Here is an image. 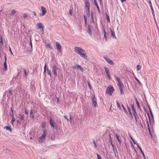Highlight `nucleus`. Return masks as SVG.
Listing matches in <instances>:
<instances>
[{
  "label": "nucleus",
  "instance_id": "nucleus-24",
  "mask_svg": "<svg viewBox=\"0 0 159 159\" xmlns=\"http://www.w3.org/2000/svg\"><path fill=\"white\" fill-rule=\"evenodd\" d=\"M118 82V85L119 87L124 86V84L121 80L120 81Z\"/></svg>",
  "mask_w": 159,
  "mask_h": 159
},
{
  "label": "nucleus",
  "instance_id": "nucleus-17",
  "mask_svg": "<svg viewBox=\"0 0 159 159\" xmlns=\"http://www.w3.org/2000/svg\"><path fill=\"white\" fill-rule=\"evenodd\" d=\"M4 129L7 130L9 131L10 132H11V129L10 126H6L4 127Z\"/></svg>",
  "mask_w": 159,
  "mask_h": 159
},
{
  "label": "nucleus",
  "instance_id": "nucleus-29",
  "mask_svg": "<svg viewBox=\"0 0 159 159\" xmlns=\"http://www.w3.org/2000/svg\"><path fill=\"white\" fill-rule=\"evenodd\" d=\"M0 46H2L3 43V40L1 37H0Z\"/></svg>",
  "mask_w": 159,
  "mask_h": 159
},
{
  "label": "nucleus",
  "instance_id": "nucleus-13",
  "mask_svg": "<svg viewBox=\"0 0 159 159\" xmlns=\"http://www.w3.org/2000/svg\"><path fill=\"white\" fill-rule=\"evenodd\" d=\"M85 5V7L87 9H90V3L89 2L88 0H86Z\"/></svg>",
  "mask_w": 159,
  "mask_h": 159
},
{
  "label": "nucleus",
  "instance_id": "nucleus-12",
  "mask_svg": "<svg viewBox=\"0 0 159 159\" xmlns=\"http://www.w3.org/2000/svg\"><path fill=\"white\" fill-rule=\"evenodd\" d=\"M105 71L106 72L107 75V76L108 77V79L109 80H110L111 79V76H110V73L108 69L106 67H105Z\"/></svg>",
  "mask_w": 159,
  "mask_h": 159
},
{
  "label": "nucleus",
  "instance_id": "nucleus-44",
  "mask_svg": "<svg viewBox=\"0 0 159 159\" xmlns=\"http://www.w3.org/2000/svg\"><path fill=\"white\" fill-rule=\"evenodd\" d=\"M141 67L140 65H137V70H140Z\"/></svg>",
  "mask_w": 159,
  "mask_h": 159
},
{
  "label": "nucleus",
  "instance_id": "nucleus-51",
  "mask_svg": "<svg viewBox=\"0 0 159 159\" xmlns=\"http://www.w3.org/2000/svg\"><path fill=\"white\" fill-rule=\"evenodd\" d=\"M69 13L70 15H72V10L71 9L69 10Z\"/></svg>",
  "mask_w": 159,
  "mask_h": 159
},
{
  "label": "nucleus",
  "instance_id": "nucleus-54",
  "mask_svg": "<svg viewBox=\"0 0 159 159\" xmlns=\"http://www.w3.org/2000/svg\"><path fill=\"white\" fill-rule=\"evenodd\" d=\"M37 27L38 29H40V23H38L37 24Z\"/></svg>",
  "mask_w": 159,
  "mask_h": 159
},
{
  "label": "nucleus",
  "instance_id": "nucleus-46",
  "mask_svg": "<svg viewBox=\"0 0 159 159\" xmlns=\"http://www.w3.org/2000/svg\"><path fill=\"white\" fill-rule=\"evenodd\" d=\"M45 125L46 124L45 123L43 122L42 123V127L43 128H44L45 127Z\"/></svg>",
  "mask_w": 159,
  "mask_h": 159
},
{
  "label": "nucleus",
  "instance_id": "nucleus-7",
  "mask_svg": "<svg viewBox=\"0 0 159 159\" xmlns=\"http://www.w3.org/2000/svg\"><path fill=\"white\" fill-rule=\"evenodd\" d=\"M103 58L109 64L111 65H114V63L111 60L106 57H104Z\"/></svg>",
  "mask_w": 159,
  "mask_h": 159
},
{
  "label": "nucleus",
  "instance_id": "nucleus-33",
  "mask_svg": "<svg viewBox=\"0 0 159 159\" xmlns=\"http://www.w3.org/2000/svg\"><path fill=\"white\" fill-rule=\"evenodd\" d=\"M28 14L27 13H24L23 14V17L24 18H25L28 17Z\"/></svg>",
  "mask_w": 159,
  "mask_h": 159
},
{
  "label": "nucleus",
  "instance_id": "nucleus-30",
  "mask_svg": "<svg viewBox=\"0 0 159 159\" xmlns=\"http://www.w3.org/2000/svg\"><path fill=\"white\" fill-rule=\"evenodd\" d=\"M122 87H119L121 94H124V93L123 92V89L122 88Z\"/></svg>",
  "mask_w": 159,
  "mask_h": 159
},
{
  "label": "nucleus",
  "instance_id": "nucleus-8",
  "mask_svg": "<svg viewBox=\"0 0 159 159\" xmlns=\"http://www.w3.org/2000/svg\"><path fill=\"white\" fill-rule=\"evenodd\" d=\"M42 12L40 13V15L42 16H44L47 12V10L43 6H42L41 7Z\"/></svg>",
  "mask_w": 159,
  "mask_h": 159
},
{
  "label": "nucleus",
  "instance_id": "nucleus-38",
  "mask_svg": "<svg viewBox=\"0 0 159 159\" xmlns=\"http://www.w3.org/2000/svg\"><path fill=\"white\" fill-rule=\"evenodd\" d=\"M122 107L124 110V111L127 114L128 112H127L125 107H124V106L123 105V104L122 105Z\"/></svg>",
  "mask_w": 159,
  "mask_h": 159
},
{
  "label": "nucleus",
  "instance_id": "nucleus-43",
  "mask_svg": "<svg viewBox=\"0 0 159 159\" xmlns=\"http://www.w3.org/2000/svg\"><path fill=\"white\" fill-rule=\"evenodd\" d=\"M102 29H103V32L104 35H105V34H106V31H105V29L104 27H103Z\"/></svg>",
  "mask_w": 159,
  "mask_h": 159
},
{
  "label": "nucleus",
  "instance_id": "nucleus-37",
  "mask_svg": "<svg viewBox=\"0 0 159 159\" xmlns=\"http://www.w3.org/2000/svg\"><path fill=\"white\" fill-rule=\"evenodd\" d=\"M116 104H117V107L119 109H121V107H120V104L119 103V102H118V101H116Z\"/></svg>",
  "mask_w": 159,
  "mask_h": 159
},
{
  "label": "nucleus",
  "instance_id": "nucleus-49",
  "mask_svg": "<svg viewBox=\"0 0 159 159\" xmlns=\"http://www.w3.org/2000/svg\"><path fill=\"white\" fill-rule=\"evenodd\" d=\"M130 138L132 140V141H133L134 144H137V143H136L134 141V139L132 137H130Z\"/></svg>",
  "mask_w": 159,
  "mask_h": 159
},
{
  "label": "nucleus",
  "instance_id": "nucleus-55",
  "mask_svg": "<svg viewBox=\"0 0 159 159\" xmlns=\"http://www.w3.org/2000/svg\"><path fill=\"white\" fill-rule=\"evenodd\" d=\"M150 7H151V8L152 11V13H153L154 12V10H153V8L152 7V5H150Z\"/></svg>",
  "mask_w": 159,
  "mask_h": 159
},
{
  "label": "nucleus",
  "instance_id": "nucleus-31",
  "mask_svg": "<svg viewBox=\"0 0 159 159\" xmlns=\"http://www.w3.org/2000/svg\"><path fill=\"white\" fill-rule=\"evenodd\" d=\"M134 78L135 79V80H137V81L138 82V84L139 85H142V84L141 83V82H140V81L139 80L138 78L136 77H135Z\"/></svg>",
  "mask_w": 159,
  "mask_h": 159
},
{
  "label": "nucleus",
  "instance_id": "nucleus-61",
  "mask_svg": "<svg viewBox=\"0 0 159 159\" xmlns=\"http://www.w3.org/2000/svg\"><path fill=\"white\" fill-rule=\"evenodd\" d=\"M149 134L151 136V137L152 138V135L151 133V130L150 131H149Z\"/></svg>",
  "mask_w": 159,
  "mask_h": 159
},
{
  "label": "nucleus",
  "instance_id": "nucleus-3",
  "mask_svg": "<svg viewBox=\"0 0 159 159\" xmlns=\"http://www.w3.org/2000/svg\"><path fill=\"white\" fill-rule=\"evenodd\" d=\"M50 123L51 126L54 129L57 130L58 129V127L57 125H56L54 121L52 118L50 119Z\"/></svg>",
  "mask_w": 159,
  "mask_h": 159
},
{
  "label": "nucleus",
  "instance_id": "nucleus-53",
  "mask_svg": "<svg viewBox=\"0 0 159 159\" xmlns=\"http://www.w3.org/2000/svg\"><path fill=\"white\" fill-rule=\"evenodd\" d=\"M64 117L65 118L66 120L67 121H69V119L67 118V116H64Z\"/></svg>",
  "mask_w": 159,
  "mask_h": 159
},
{
  "label": "nucleus",
  "instance_id": "nucleus-48",
  "mask_svg": "<svg viewBox=\"0 0 159 159\" xmlns=\"http://www.w3.org/2000/svg\"><path fill=\"white\" fill-rule=\"evenodd\" d=\"M25 114L27 115L28 114V110H27L26 109H25Z\"/></svg>",
  "mask_w": 159,
  "mask_h": 159
},
{
  "label": "nucleus",
  "instance_id": "nucleus-19",
  "mask_svg": "<svg viewBox=\"0 0 159 159\" xmlns=\"http://www.w3.org/2000/svg\"><path fill=\"white\" fill-rule=\"evenodd\" d=\"M4 66L5 70H6L7 69V63H6V57H5V62L4 63Z\"/></svg>",
  "mask_w": 159,
  "mask_h": 159
},
{
  "label": "nucleus",
  "instance_id": "nucleus-63",
  "mask_svg": "<svg viewBox=\"0 0 159 159\" xmlns=\"http://www.w3.org/2000/svg\"><path fill=\"white\" fill-rule=\"evenodd\" d=\"M86 26H87V28L88 29V28H91V27L90 26V25L89 24H88Z\"/></svg>",
  "mask_w": 159,
  "mask_h": 159
},
{
  "label": "nucleus",
  "instance_id": "nucleus-36",
  "mask_svg": "<svg viewBox=\"0 0 159 159\" xmlns=\"http://www.w3.org/2000/svg\"><path fill=\"white\" fill-rule=\"evenodd\" d=\"M47 73L48 75H50V76H51V71L48 68L47 69Z\"/></svg>",
  "mask_w": 159,
  "mask_h": 159
},
{
  "label": "nucleus",
  "instance_id": "nucleus-42",
  "mask_svg": "<svg viewBox=\"0 0 159 159\" xmlns=\"http://www.w3.org/2000/svg\"><path fill=\"white\" fill-rule=\"evenodd\" d=\"M46 47L47 48H49L51 49L52 48L50 46L49 44H47L46 45Z\"/></svg>",
  "mask_w": 159,
  "mask_h": 159
},
{
  "label": "nucleus",
  "instance_id": "nucleus-26",
  "mask_svg": "<svg viewBox=\"0 0 159 159\" xmlns=\"http://www.w3.org/2000/svg\"><path fill=\"white\" fill-rule=\"evenodd\" d=\"M105 14H106V16L107 20V21L108 22H110V19L109 16L107 14V13H106Z\"/></svg>",
  "mask_w": 159,
  "mask_h": 159
},
{
  "label": "nucleus",
  "instance_id": "nucleus-60",
  "mask_svg": "<svg viewBox=\"0 0 159 159\" xmlns=\"http://www.w3.org/2000/svg\"><path fill=\"white\" fill-rule=\"evenodd\" d=\"M51 139L52 140H54L55 139V137L54 136H52L51 137Z\"/></svg>",
  "mask_w": 159,
  "mask_h": 159
},
{
  "label": "nucleus",
  "instance_id": "nucleus-45",
  "mask_svg": "<svg viewBox=\"0 0 159 159\" xmlns=\"http://www.w3.org/2000/svg\"><path fill=\"white\" fill-rule=\"evenodd\" d=\"M131 106H132V110H133V111H136L134 107V105H131Z\"/></svg>",
  "mask_w": 159,
  "mask_h": 159
},
{
  "label": "nucleus",
  "instance_id": "nucleus-16",
  "mask_svg": "<svg viewBox=\"0 0 159 159\" xmlns=\"http://www.w3.org/2000/svg\"><path fill=\"white\" fill-rule=\"evenodd\" d=\"M110 31L111 33V35L114 39H116V37L115 35L114 32L112 31L111 29H110Z\"/></svg>",
  "mask_w": 159,
  "mask_h": 159
},
{
  "label": "nucleus",
  "instance_id": "nucleus-64",
  "mask_svg": "<svg viewBox=\"0 0 159 159\" xmlns=\"http://www.w3.org/2000/svg\"><path fill=\"white\" fill-rule=\"evenodd\" d=\"M84 25L85 26H87L88 24H87V21H84Z\"/></svg>",
  "mask_w": 159,
  "mask_h": 159
},
{
  "label": "nucleus",
  "instance_id": "nucleus-11",
  "mask_svg": "<svg viewBox=\"0 0 159 159\" xmlns=\"http://www.w3.org/2000/svg\"><path fill=\"white\" fill-rule=\"evenodd\" d=\"M56 45L57 48L59 52H61V47L60 44L58 42H56Z\"/></svg>",
  "mask_w": 159,
  "mask_h": 159
},
{
  "label": "nucleus",
  "instance_id": "nucleus-18",
  "mask_svg": "<svg viewBox=\"0 0 159 159\" xmlns=\"http://www.w3.org/2000/svg\"><path fill=\"white\" fill-rule=\"evenodd\" d=\"M127 107L128 109V110L129 111V114L132 117H133V115L132 114L131 111V109L130 108H129V107L128 106V105H127Z\"/></svg>",
  "mask_w": 159,
  "mask_h": 159
},
{
  "label": "nucleus",
  "instance_id": "nucleus-15",
  "mask_svg": "<svg viewBox=\"0 0 159 159\" xmlns=\"http://www.w3.org/2000/svg\"><path fill=\"white\" fill-rule=\"evenodd\" d=\"M94 3L97 7V9H98V12L99 14H100V9H99V6H98V4L97 2L96 1V0H94Z\"/></svg>",
  "mask_w": 159,
  "mask_h": 159
},
{
  "label": "nucleus",
  "instance_id": "nucleus-4",
  "mask_svg": "<svg viewBox=\"0 0 159 159\" xmlns=\"http://www.w3.org/2000/svg\"><path fill=\"white\" fill-rule=\"evenodd\" d=\"M47 131L46 129L43 130V133L41 136L40 137V143L43 142L45 140V137Z\"/></svg>",
  "mask_w": 159,
  "mask_h": 159
},
{
  "label": "nucleus",
  "instance_id": "nucleus-32",
  "mask_svg": "<svg viewBox=\"0 0 159 159\" xmlns=\"http://www.w3.org/2000/svg\"><path fill=\"white\" fill-rule=\"evenodd\" d=\"M146 123L147 124V127H148V131H150L151 130H150V127H149V123H148V120H147Z\"/></svg>",
  "mask_w": 159,
  "mask_h": 159
},
{
  "label": "nucleus",
  "instance_id": "nucleus-59",
  "mask_svg": "<svg viewBox=\"0 0 159 159\" xmlns=\"http://www.w3.org/2000/svg\"><path fill=\"white\" fill-rule=\"evenodd\" d=\"M30 45L31 48H32V43L31 42V38H30Z\"/></svg>",
  "mask_w": 159,
  "mask_h": 159
},
{
  "label": "nucleus",
  "instance_id": "nucleus-6",
  "mask_svg": "<svg viewBox=\"0 0 159 159\" xmlns=\"http://www.w3.org/2000/svg\"><path fill=\"white\" fill-rule=\"evenodd\" d=\"M58 68L55 65H53L52 67V72H53L54 75L56 76L57 75V70Z\"/></svg>",
  "mask_w": 159,
  "mask_h": 159
},
{
  "label": "nucleus",
  "instance_id": "nucleus-57",
  "mask_svg": "<svg viewBox=\"0 0 159 159\" xmlns=\"http://www.w3.org/2000/svg\"><path fill=\"white\" fill-rule=\"evenodd\" d=\"M46 64L44 66V73L46 72Z\"/></svg>",
  "mask_w": 159,
  "mask_h": 159
},
{
  "label": "nucleus",
  "instance_id": "nucleus-2",
  "mask_svg": "<svg viewBox=\"0 0 159 159\" xmlns=\"http://www.w3.org/2000/svg\"><path fill=\"white\" fill-rule=\"evenodd\" d=\"M114 91V89L113 87L111 85H109L107 88L106 92L110 95L111 96Z\"/></svg>",
  "mask_w": 159,
  "mask_h": 159
},
{
  "label": "nucleus",
  "instance_id": "nucleus-28",
  "mask_svg": "<svg viewBox=\"0 0 159 159\" xmlns=\"http://www.w3.org/2000/svg\"><path fill=\"white\" fill-rule=\"evenodd\" d=\"M133 113L134 115V117L135 118L136 121L137 122V119H136V116H137V114L136 113V111H133Z\"/></svg>",
  "mask_w": 159,
  "mask_h": 159
},
{
  "label": "nucleus",
  "instance_id": "nucleus-58",
  "mask_svg": "<svg viewBox=\"0 0 159 159\" xmlns=\"http://www.w3.org/2000/svg\"><path fill=\"white\" fill-rule=\"evenodd\" d=\"M9 51H10L11 54H12V55H13V53H12V51H11V48L10 47H9Z\"/></svg>",
  "mask_w": 159,
  "mask_h": 159
},
{
  "label": "nucleus",
  "instance_id": "nucleus-20",
  "mask_svg": "<svg viewBox=\"0 0 159 159\" xmlns=\"http://www.w3.org/2000/svg\"><path fill=\"white\" fill-rule=\"evenodd\" d=\"M87 32L88 33L90 36H92V33L91 28H88V29H87Z\"/></svg>",
  "mask_w": 159,
  "mask_h": 159
},
{
  "label": "nucleus",
  "instance_id": "nucleus-10",
  "mask_svg": "<svg viewBox=\"0 0 159 159\" xmlns=\"http://www.w3.org/2000/svg\"><path fill=\"white\" fill-rule=\"evenodd\" d=\"M73 69H80V70L82 71H83V69L80 66L78 65H76L72 67Z\"/></svg>",
  "mask_w": 159,
  "mask_h": 159
},
{
  "label": "nucleus",
  "instance_id": "nucleus-40",
  "mask_svg": "<svg viewBox=\"0 0 159 159\" xmlns=\"http://www.w3.org/2000/svg\"><path fill=\"white\" fill-rule=\"evenodd\" d=\"M109 140H110V142L111 144V145H112V144H113L112 142V139L111 137V135L110 134H109Z\"/></svg>",
  "mask_w": 159,
  "mask_h": 159
},
{
  "label": "nucleus",
  "instance_id": "nucleus-52",
  "mask_svg": "<svg viewBox=\"0 0 159 159\" xmlns=\"http://www.w3.org/2000/svg\"><path fill=\"white\" fill-rule=\"evenodd\" d=\"M84 21H87V17L86 16L84 15Z\"/></svg>",
  "mask_w": 159,
  "mask_h": 159
},
{
  "label": "nucleus",
  "instance_id": "nucleus-41",
  "mask_svg": "<svg viewBox=\"0 0 159 159\" xmlns=\"http://www.w3.org/2000/svg\"><path fill=\"white\" fill-rule=\"evenodd\" d=\"M115 78L116 79L118 82L121 81L120 78H118L117 76H115Z\"/></svg>",
  "mask_w": 159,
  "mask_h": 159
},
{
  "label": "nucleus",
  "instance_id": "nucleus-1",
  "mask_svg": "<svg viewBox=\"0 0 159 159\" xmlns=\"http://www.w3.org/2000/svg\"><path fill=\"white\" fill-rule=\"evenodd\" d=\"M75 52L80 55V56L85 59H87V56L85 53L84 50L82 49L81 48L76 47L74 48Z\"/></svg>",
  "mask_w": 159,
  "mask_h": 159
},
{
  "label": "nucleus",
  "instance_id": "nucleus-14",
  "mask_svg": "<svg viewBox=\"0 0 159 159\" xmlns=\"http://www.w3.org/2000/svg\"><path fill=\"white\" fill-rule=\"evenodd\" d=\"M137 147L139 148L140 149V151L141 152V153H142V154L143 155V158L144 159H146V158H145V155H144V154L143 151H142V148L140 147V146H139V144H137Z\"/></svg>",
  "mask_w": 159,
  "mask_h": 159
},
{
  "label": "nucleus",
  "instance_id": "nucleus-25",
  "mask_svg": "<svg viewBox=\"0 0 159 159\" xmlns=\"http://www.w3.org/2000/svg\"><path fill=\"white\" fill-rule=\"evenodd\" d=\"M115 135L118 142L120 143V145L121 141L119 137L118 136V134H115Z\"/></svg>",
  "mask_w": 159,
  "mask_h": 159
},
{
  "label": "nucleus",
  "instance_id": "nucleus-9",
  "mask_svg": "<svg viewBox=\"0 0 159 159\" xmlns=\"http://www.w3.org/2000/svg\"><path fill=\"white\" fill-rule=\"evenodd\" d=\"M112 147L113 148V150L114 152L115 157H116L117 155L118 156V152H117L116 148V147H115V146L113 144H112Z\"/></svg>",
  "mask_w": 159,
  "mask_h": 159
},
{
  "label": "nucleus",
  "instance_id": "nucleus-62",
  "mask_svg": "<svg viewBox=\"0 0 159 159\" xmlns=\"http://www.w3.org/2000/svg\"><path fill=\"white\" fill-rule=\"evenodd\" d=\"M104 38H105V40L106 41L107 40V36L106 34H105L104 35Z\"/></svg>",
  "mask_w": 159,
  "mask_h": 159
},
{
  "label": "nucleus",
  "instance_id": "nucleus-56",
  "mask_svg": "<svg viewBox=\"0 0 159 159\" xmlns=\"http://www.w3.org/2000/svg\"><path fill=\"white\" fill-rule=\"evenodd\" d=\"M24 73H25V77H26L27 76V74L26 71V70H24Z\"/></svg>",
  "mask_w": 159,
  "mask_h": 159
},
{
  "label": "nucleus",
  "instance_id": "nucleus-50",
  "mask_svg": "<svg viewBox=\"0 0 159 159\" xmlns=\"http://www.w3.org/2000/svg\"><path fill=\"white\" fill-rule=\"evenodd\" d=\"M98 159H102L100 156L98 154H97Z\"/></svg>",
  "mask_w": 159,
  "mask_h": 159
},
{
  "label": "nucleus",
  "instance_id": "nucleus-34",
  "mask_svg": "<svg viewBox=\"0 0 159 159\" xmlns=\"http://www.w3.org/2000/svg\"><path fill=\"white\" fill-rule=\"evenodd\" d=\"M30 115L32 118H33L34 117V115L33 112V110L32 109H31L30 111Z\"/></svg>",
  "mask_w": 159,
  "mask_h": 159
},
{
  "label": "nucleus",
  "instance_id": "nucleus-23",
  "mask_svg": "<svg viewBox=\"0 0 159 159\" xmlns=\"http://www.w3.org/2000/svg\"><path fill=\"white\" fill-rule=\"evenodd\" d=\"M43 25L42 24L40 23V29H41V31L42 32V34H43Z\"/></svg>",
  "mask_w": 159,
  "mask_h": 159
},
{
  "label": "nucleus",
  "instance_id": "nucleus-39",
  "mask_svg": "<svg viewBox=\"0 0 159 159\" xmlns=\"http://www.w3.org/2000/svg\"><path fill=\"white\" fill-rule=\"evenodd\" d=\"M12 91L11 90H9V94H7V96H10L11 95H12Z\"/></svg>",
  "mask_w": 159,
  "mask_h": 159
},
{
  "label": "nucleus",
  "instance_id": "nucleus-27",
  "mask_svg": "<svg viewBox=\"0 0 159 159\" xmlns=\"http://www.w3.org/2000/svg\"><path fill=\"white\" fill-rule=\"evenodd\" d=\"M16 12H17V11L16 10H12L11 11V12L10 15H13L14 14H15Z\"/></svg>",
  "mask_w": 159,
  "mask_h": 159
},
{
  "label": "nucleus",
  "instance_id": "nucleus-35",
  "mask_svg": "<svg viewBox=\"0 0 159 159\" xmlns=\"http://www.w3.org/2000/svg\"><path fill=\"white\" fill-rule=\"evenodd\" d=\"M86 13L87 14V15L88 16H89L90 15V9H87V11H86Z\"/></svg>",
  "mask_w": 159,
  "mask_h": 159
},
{
  "label": "nucleus",
  "instance_id": "nucleus-22",
  "mask_svg": "<svg viewBox=\"0 0 159 159\" xmlns=\"http://www.w3.org/2000/svg\"><path fill=\"white\" fill-rule=\"evenodd\" d=\"M19 117L21 120H24V116L21 114L19 115Z\"/></svg>",
  "mask_w": 159,
  "mask_h": 159
},
{
  "label": "nucleus",
  "instance_id": "nucleus-5",
  "mask_svg": "<svg viewBox=\"0 0 159 159\" xmlns=\"http://www.w3.org/2000/svg\"><path fill=\"white\" fill-rule=\"evenodd\" d=\"M92 106H94L95 107H97V102H96V99L95 97V96H92Z\"/></svg>",
  "mask_w": 159,
  "mask_h": 159
},
{
  "label": "nucleus",
  "instance_id": "nucleus-21",
  "mask_svg": "<svg viewBox=\"0 0 159 159\" xmlns=\"http://www.w3.org/2000/svg\"><path fill=\"white\" fill-rule=\"evenodd\" d=\"M135 101L136 102V103L137 105V106L138 108L140 109V107L139 105V102H138L137 98H135Z\"/></svg>",
  "mask_w": 159,
  "mask_h": 159
},
{
  "label": "nucleus",
  "instance_id": "nucleus-47",
  "mask_svg": "<svg viewBox=\"0 0 159 159\" xmlns=\"http://www.w3.org/2000/svg\"><path fill=\"white\" fill-rule=\"evenodd\" d=\"M15 120L14 118L13 117L11 120V124L12 125H13V122Z\"/></svg>",
  "mask_w": 159,
  "mask_h": 159
}]
</instances>
